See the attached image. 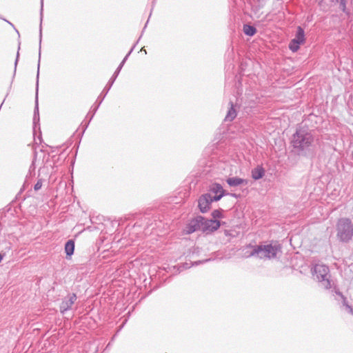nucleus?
<instances>
[{"label":"nucleus","instance_id":"6e6552de","mask_svg":"<svg viewBox=\"0 0 353 353\" xmlns=\"http://www.w3.org/2000/svg\"><path fill=\"white\" fill-rule=\"evenodd\" d=\"M212 201H215L210 193L201 196L198 201L201 212L203 213L206 212L210 209V204Z\"/></svg>","mask_w":353,"mask_h":353},{"label":"nucleus","instance_id":"c85d7f7f","mask_svg":"<svg viewBox=\"0 0 353 353\" xmlns=\"http://www.w3.org/2000/svg\"><path fill=\"white\" fill-rule=\"evenodd\" d=\"M141 51H143V52L146 53L145 50H143V48L141 49Z\"/></svg>","mask_w":353,"mask_h":353},{"label":"nucleus","instance_id":"39448f33","mask_svg":"<svg viewBox=\"0 0 353 353\" xmlns=\"http://www.w3.org/2000/svg\"><path fill=\"white\" fill-rule=\"evenodd\" d=\"M133 49H134V47L132 48V49L130 50V52L128 53V54L124 57V59H123V61H121V63H120V65H119V67L117 68L116 71L114 72V74L112 75V77L109 80L108 84L105 85V87L103 90L102 92L101 93L100 96L98 98V99H99L100 97H101V99L99 101V105L101 103V101L104 99L105 96L107 94V93L108 92V91L111 88V87L113 85L115 79H117V77L120 70H121V68L123 66L125 61L127 60L128 56L132 52Z\"/></svg>","mask_w":353,"mask_h":353},{"label":"nucleus","instance_id":"423d86ee","mask_svg":"<svg viewBox=\"0 0 353 353\" xmlns=\"http://www.w3.org/2000/svg\"><path fill=\"white\" fill-rule=\"evenodd\" d=\"M305 41V32L303 29L299 26L295 37L290 41L289 44V48L294 52H296L299 49L301 44Z\"/></svg>","mask_w":353,"mask_h":353},{"label":"nucleus","instance_id":"7ed1b4c3","mask_svg":"<svg viewBox=\"0 0 353 353\" xmlns=\"http://www.w3.org/2000/svg\"><path fill=\"white\" fill-rule=\"evenodd\" d=\"M313 141L312 134L307 130L300 129L293 135L292 143L294 148L304 150L308 148Z\"/></svg>","mask_w":353,"mask_h":353},{"label":"nucleus","instance_id":"dca6fc26","mask_svg":"<svg viewBox=\"0 0 353 353\" xmlns=\"http://www.w3.org/2000/svg\"><path fill=\"white\" fill-rule=\"evenodd\" d=\"M74 243L72 240L67 241L65 245V252L68 256H71L74 253Z\"/></svg>","mask_w":353,"mask_h":353},{"label":"nucleus","instance_id":"2eb2a0df","mask_svg":"<svg viewBox=\"0 0 353 353\" xmlns=\"http://www.w3.org/2000/svg\"><path fill=\"white\" fill-rule=\"evenodd\" d=\"M230 108H229L225 118V121H232L236 117V111L234 108L232 102H230Z\"/></svg>","mask_w":353,"mask_h":353},{"label":"nucleus","instance_id":"cd10ccee","mask_svg":"<svg viewBox=\"0 0 353 353\" xmlns=\"http://www.w3.org/2000/svg\"><path fill=\"white\" fill-rule=\"evenodd\" d=\"M184 266V268H189L190 266L188 265V263H186L185 265H183Z\"/></svg>","mask_w":353,"mask_h":353},{"label":"nucleus","instance_id":"5701e85b","mask_svg":"<svg viewBox=\"0 0 353 353\" xmlns=\"http://www.w3.org/2000/svg\"><path fill=\"white\" fill-rule=\"evenodd\" d=\"M41 187H42V181L40 179L34 185V190L37 191V190H40L41 188Z\"/></svg>","mask_w":353,"mask_h":353},{"label":"nucleus","instance_id":"a878e982","mask_svg":"<svg viewBox=\"0 0 353 353\" xmlns=\"http://www.w3.org/2000/svg\"><path fill=\"white\" fill-rule=\"evenodd\" d=\"M210 259H206V260L203 261H196V262H195V265H198V264H199L201 263H203V262L208 261Z\"/></svg>","mask_w":353,"mask_h":353},{"label":"nucleus","instance_id":"f03ea898","mask_svg":"<svg viewBox=\"0 0 353 353\" xmlns=\"http://www.w3.org/2000/svg\"><path fill=\"white\" fill-rule=\"evenodd\" d=\"M336 231L340 241L348 242L353 236V223L348 218L339 219L336 224Z\"/></svg>","mask_w":353,"mask_h":353},{"label":"nucleus","instance_id":"a211bd4d","mask_svg":"<svg viewBox=\"0 0 353 353\" xmlns=\"http://www.w3.org/2000/svg\"><path fill=\"white\" fill-rule=\"evenodd\" d=\"M256 249V245L254 246V245H248L246 246L245 248H243V256L245 258H248V257H250V256H256V255H250V254L252 253L253 250Z\"/></svg>","mask_w":353,"mask_h":353},{"label":"nucleus","instance_id":"393cba45","mask_svg":"<svg viewBox=\"0 0 353 353\" xmlns=\"http://www.w3.org/2000/svg\"><path fill=\"white\" fill-rule=\"evenodd\" d=\"M42 12H43V0H41V21H42Z\"/></svg>","mask_w":353,"mask_h":353},{"label":"nucleus","instance_id":"aec40b11","mask_svg":"<svg viewBox=\"0 0 353 353\" xmlns=\"http://www.w3.org/2000/svg\"><path fill=\"white\" fill-rule=\"evenodd\" d=\"M336 1L339 3L340 8L343 12L347 14H350L346 7L347 0H336Z\"/></svg>","mask_w":353,"mask_h":353},{"label":"nucleus","instance_id":"0eeeda50","mask_svg":"<svg viewBox=\"0 0 353 353\" xmlns=\"http://www.w3.org/2000/svg\"><path fill=\"white\" fill-rule=\"evenodd\" d=\"M220 227V222L217 220L206 219L202 216L201 221V230L207 234L212 232Z\"/></svg>","mask_w":353,"mask_h":353},{"label":"nucleus","instance_id":"f8f14e48","mask_svg":"<svg viewBox=\"0 0 353 353\" xmlns=\"http://www.w3.org/2000/svg\"><path fill=\"white\" fill-rule=\"evenodd\" d=\"M211 191L215 194L212 198L215 201L220 200L223 196V189L219 184H214L211 188Z\"/></svg>","mask_w":353,"mask_h":353},{"label":"nucleus","instance_id":"ddd939ff","mask_svg":"<svg viewBox=\"0 0 353 353\" xmlns=\"http://www.w3.org/2000/svg\"><path fill=\"white\" fill-rule=\"evenodd\" d=\"M265 174V170L262 166L258 165L252 170V176L254 180L261 179Z\"/></svg>","mask_w":353,"mask_h":353},{"label":"nucleus","instance_id":"b1692460","mask_svg":"<svg viewBox=\"0 0 353 353\" xmlns=\"http://www.w3.org/2000/svg\"><path fill=\"white\" fill-rule=\"evenodd\" d=\"M19 53L18 52L17 54V58H16V60H15V63H14L15 68L17 67V62H18V59H19Z\"/></svg>","mask_w":353,"mask_h":353},{"label":"nucleus","instance_id":"9d476101","mask_svg":"<svg viewBox=\"0 0 353 353\" xmlns=\"http://www.w3.org/2000/svg\"><path fill=\"white\" fill-rule=\"evenodd\" d=\"M201 221H202V216H201L191 220L184 228V232L185 234H192L196 231L201 230Z\"/></svg>","mask_w":353,"mask_h":353},{"label":"nucleus","instance_id":"4468645a","mask_svg":"<svg viewBox=\"0 0 353 353\" xmlns=\"http://www.w3.org/2000/svg\"><path fill=\"white\" fill-rule=\"evenodd\" d=\"M39 63L38 64L37 79H39ZM38 84H39V80L37 81V92H36L35 108H34V122L36 121L37 119L39 120Z\"/></svg>","mask_w":353,"mask_h":353},{"label":"nucleus","instance_id":"9b49d317","mask_svg":"<svg viewBox=\"0 0 353 353\" xmlns=\"http://www.w3.org/2000/svg\"><path fill=\"white\" fill-rule=\"evenodd\" d=\"M227 183L230 187H236L241 185H247L248 181L239 177H230L226 180Z\"/></svg>","mask_w":353,"mask_h":353},{"label":"nucleus","instance_id":"f3484780","mask_svg":"<svg viewBox=\"0 0 353 353\" xmlns=\"http://www.w3.org/2000/svg\"><path fill=\"white\" fill-rule=\"evenodd\" d=\"M55 150L51 146L46 145V147L42 146L38 147L35 148L34 154H37L39 152L46 153L47 154H50L51 152H54Z\"/></svg>","mask_w":353,"mask_h":353},{"label":"nucleus","instance_id":"6ab92c4d","mask_svg":"<svg viewBox=\"0 0 353 353\" xmlns=\"http://www.w3.org/2000/svg\"><path fill=\"white\" fill-rule=\"evenodd\" d=\"M243 32L245 34L248 36H253L256 33V30L254 26L250 25H244Z\"/></svg>","mask_w":353,"mask_h":353},{"label":"nucleus","instance_id":"f257e3e1","mask_svg":"<svg viewBox=\"0 0 353 353\" xmlns=\"http://www.w3.org/2000/svg\"><path fill=\"white\" fill-rule=\"evenodd\" d=\"M251 255H256L259 259H271L276 256L281 252V246L277 243L256 245V249Z\"/></svg>","mask_w":353,"mask_h":353},{"label":"nucleus","instance_id":"1a4fd4ad","mask_svg":"<svg viewBox=\"0 0 353 353\" xmlns=\"http://www.w3.org/2000/svg\"><path fill=\"white\" fill-rule=\"evenodd\" d=\"M76 300L77 296L75 294H69L68 296L65 297L60 305V312L62 314H64L68 310H71L72 306Z\"/></svg>","mask_w":353,"mask_h":353},{"label":"nucleus","instance_id":"bb28decb","mask_svg":"<svg viewBox=\"0 0 353 353\" xmlns=\"http://www.w3.org/2000/svg\"><path fill=\"white\" fill-rule=\"evenodd\" d=\"M41 42V28H40V39H39V43Z\"/></svg>","mask_w":353,"mask_h":353},{"label":"nucleus","instance_id":"20e7f679","mask_svg":"<svg viewBox=\"0 0 353 353\" xmlns=\"http://www.w3.org/2000/svg\"><path fill=\"white\" fill-rule=\"evenodd\" d=\"M312 271L314 279L321 283L325 288L327 289L331 287L329 280V268L327 265L316 264Z\"/></svg>","mask_w":353,"mask_h":353},{"label":"nucleus","instance_id":"412c9836","mask_svg":"<svg viewBox=\"0 0 353 353\" xmlns=\"http://www.w3.org/2000/svg\"><path fill=\"white\" fill-rule=\"evenodd\" d=\"M214 219H219L222 217V212L219 210H214L212 213Z\"/></svg>","mask_w":353,"mask_h":353},{"label":"nucleus","instance_id":"4be33fe9","mask_svg":"<svg viewBox=\"0 0 353 353\" xmlns=\"http://www.w3.org/2000/svg\"><path fill=\"white\" fill-rule=\"evenodd\" d=\"M343 305L345 307L346 311L353 315V308L346 303L345 300L343 301Z\"/></svg>","mask_w":353,"mask_h":353}]
</instances>
